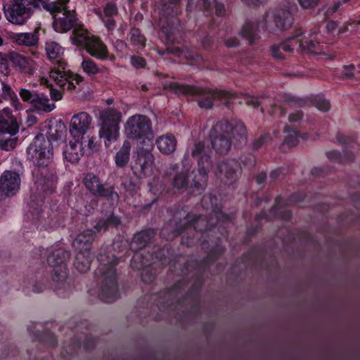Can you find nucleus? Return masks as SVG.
Here are the masks:
<instances>
[{
	"label": "nucleus",
	"instance_id": "nucleus-44",
	"mask_svg": "<svg viewBox=\"0 0 360 360\" xmlns=\"http://www.w3.org/2000/svg\"><path fill=\"white\" fill-rule=\"evenodd\" d=\"M41 81L43 84H46V86H50V95L52 100L58 101L62 99L63 92L60 90L53 89L52 84H49V79L41 78Z\"/></svg>",
	"mask_w": 360,
	"mask_h": 360
},
{
	"label": "nucleus",
	"instance_id": "nucleus-21",
	"mask_svg": "<svg viewBox=\"0 0 360 360\" xmlns=\"http://www.w3.org/2000/svg\"><path fill=\"white\" fill-rule=\"evenodd\" d=\"M240 169V164L236 160H226L221 162L217 166V174L224 177L227 180H233L237 176V172Z\"/></svg>",
	"mask_w": 360,
	"mask_h": 360
},
{
	"label": "nucleus",
	"instance_id": "nucleus-39",
	"mask_svg": "<svg viewBox=\"0 0 360 360\" xmlns=\"http://www.w3.org/2000/svg\"><path fill=\"white\" fill-rule=\"evenodd\" d=\"M13 52L8 53H0V72L4 76H8L11 69L9 65V61H11Z\"/></svg>",
	"mask_w": 360,
	"mask_h": 360
},
{
	"label": "nucleus",
	"instance_id": "nucleus-31",
	"mask_svg": "<svg viewBox=\"0 0 360 360\" xmlns=\"http://www.w3.org/2000/svg\"><path fill=\"white\" fill-rule=\"evenodd\" d=\"M240 35L252 44L259 39L257 34V24L252 22H246L241 28Z\"/></svg>",
	"mask_w": 360,
	"mask_h": 360
},
{
	"label": "nucleus",
	"instance_id": "nucleus-5",
	"mask_svg": "<svg viewBox=\"0 0 360 360\" xmlns=\"http://www.w3.org/2000/svg\"><path fill=\"white\" fill-rule=\"evenodd\" d=\"M101 127L99 136L108 145L112 141H116L119 136V124L122 120V114L117 110L108 108L100 112Z\"/></svg>",
	"mask_w": 360,
	"mask_h": 360
},
{
	"label": "nucleus",
	"instance_id": "nucleus-17",
	"mask_svg": "<svg viewBox=\"0 0 360 360\" xmlns=\"http://www.w3.org/2000/svg\"><path fill=\"white\" fill-rule=\"evenodd\" d=\"M196 174L193 171L192 172H177L173 177L172 180V186L177 190H186L189 186L192 188L193 187L196 191H201L204 189L205 182L204 183L202 188H197L194 186V181H198L200 179V177L196 179Z\"/></svg>",
	"mask_w": 360,
	"mask_h": 360
},
{
	"label": "nucleus",
	"instance_id": "nucleus-52",
	"mask_svg": "<svg viewBox=\"0 0 360 360\" xmlns=\"http://www.w3.org/2000/svg\"><path fill=\"white\" fill-rule=\"evenodd\" d=\"M122 185L128 191H133L136 187V184L133 181L132 178L130 176H125L122 179Z\"/></svg>",
	"mask_w": 360,
	"mask_h": 360
},
{
	"label": "nucleus",
	"instance_id": "nucleus-62",
	"mask_svg": "<svg viewBox=\"0 0 360 360\" xmlns=\"http://www.w3.org/2000/svg\"><path fill=\"white\" fill-rule=\"evenodd\" d=\"M215 12L217 15H222L225 13V8L223 4H216Z\"/></svg>",
	"mask_w": 360,
	"mask_h": 360
},
{
	"label": "nucleus",
	"instance_id": "nucleus-12",
	"mask_svg": "<svg viewBox=\"0 0 360 360\" xmlns=\"http://www.w3.org/2000/svg\"><path fill=\"white\" fill-rule=\"evenodd\" d=\"M32 174L39 190L50 193L55 191L58 182L55 168L50 165L40 169H34Z\"/></svg>",
	"mask_w": 360,
	"mask_h": 360
},
{
	"label": "nucleus",
	"instance_id": "nucleus-54",
	"mask_svg": "<svg viewBox=\"0 0 360 360\" xmlns=\"http://www.w3.org/2000/svg\"><path fill=\"white\" fill-rule=\"evenodd\" d=\"M320 0H298L300 6L304 8H311L318 5Z\"/></svg>",
	"mask_w": 360,
	"mask_h": 360
},
{
	"label": "nucleus",
	"instance_id": "nucleus-19",
	"mask_svg": "<svg viewBox=\"0 0 360 360\" xmlns=\"http://www.w3.org/2000/svg\"><path fill=\"white\" fill-rule=\"evenodd\" d=\"M295 46V37H292L284 42L272 45L271 53L275 59L284 60L292 53Z\"/></svg>",
	"mask_w": 360,
	"mask_h": 360
},
{
	"label": "nucleus",
	"instance_id": "nucleus-23",
	"mask_svg": "<svg viewBox=\"0 0 360 360\" xmlns=\"http://www.w3.org/2000/svg\"><path fill=\"white\" fill-rule=\"evenodd\" d=\"M155 143L162 153L168 155L176 150L177 141L174 135L167 134L158 137Z\"/></svg>",
	"mask_w": 360,
	"mask_h": 360
},
{
	"label": "nucleus",
	"instance_id": "nucleus-25",
	"mask_svg": "<svg viewBox=\"0 0 360 360\" xmlns=\"http://www.w3.org/2000/svg\"><path fill=\"white\" fill-rule=\"evenodd\" d=\"M76 139L75 141H70L64 150V155L67 160L70 162H77L80 158L84 155L82 146Z\"/></svg>",
	"mask_w": 360,
	"mask_h": 360
},
{
	"label": "nucleus",
	"instance_id": "nucleus-13",
	"mask_svg": "<svg viewBox=\"0 0 360 360\" xmlns=\"http://www.w3.org/2000/svg\"><path fill=\"white\" fill-rule=\"evenodd\" d=\"M194 96L197 97L198 105L201 108L210 109L213 107L215 99H227L231 96V94L224 90L210 89L197 86Z\"/></svg>",
	"mask_w": 360,
	"mask_h": 360
},
{
	"label": "nucleus",
	"instance_id": "nucleus-50",
	"mask_svg": "<svg viewBox=\"0 0 360 360\" xmlns=\"http://www.w3.org/2000/svg\"><path fill=\"white\" fill-rule=\"evenodd\" d=\"M314 105L320 110L327 111L330 108V103L326 99L319 98L314 102Z\"/></svg>",
	"mask_w": 360,
	"mask_h": 360
},
{
	"label": "nucleus",
	"instance_id": "nucleus-56",
	"mask_svg": "<svg viewBox=\"0 0 360 360\" xmlns=\"http://www.w3.org/2000/svg\"><path fill=\"white\" fill-rule=\"evenodd\" d=\"M102 20L108 30H111L115 28V20L113 19V17L102 18Z\"/></svg>",
	"mask_w": 360,
	"mask_h": 360
},
{
	"label": "nucleus",
	"instance_id": "nucleus-59",
	"mask_svg": "<svg viewBox=\"0 0 360 360\" xmlns=\"http://www.w3.org/2000/svg\"><path fill=\"white\" fill-rule=\"evenodd\" d=\"M265 139H266L265 136H261L259 138H258L257 140H255L252 143L253 148L255 150H258L259 148H260L261 146L263 145Z\"/></svg>",
	"mask_w": 360,
	"mask_h": 360
},
{
	"label": "nucleus",
	"instance_id": "nucleus-42",
	"mask_svg": "<svg viewBox=\"0 0 360 360\" xmlns=\"http://www.w3.org/2000/svg\"><path fill=\"white\" fill-rule=\"evenodd\" d=\"M231 136L232 139H243L246 137L247 130L245 124L242 122H238L234 127L231 126Z\"/></svg>",
	"mask_w": 360,
	"mask_h": 360
},
{
	"label": "nucleus",
	"instance_id": "nucleus-11",
	"mask_svg": "<svg viewBox=\"0 0 360 360\" xmlns=\"http://www.w3.org/2000/svg\"><path fill=\"white\" fill-rule=\"evenodd\" d=\"M191 156L198 161V173L200 176V180L195 181L193 179L194 186L197 188H202L206 181L207 174L212 167L210 158L207 154L205 144L202 142L195 143L191 150Z\"/></svg>",
	"mask_w": 360,
	"mask_h": 360
},
{
	"label": "nucleus",
	"instance_id": "nucleus-34",
	"mask_svg": "<svg viewBox=\"0 0 360 360\" xmlns=\"http://www.w3.org/2000/svg\"><path fill=\"white\" fill-rule=\"evenodd\" d=\"M131 143L125 141L115 155V163L117 167H123L127 165L129 160Z\"/></svg>",
	"mask_w": 360,
	"mask_h": 360
},
{
	"label": "nucleus",
	"instance_id": "nucleus-26",
	"mask_svg": "<svg viewBox=\"0 0 360 360\" xmlns=\"http://www.w3.org/2000/svg\"><path fill=\"white\" fill-rule=\"evenodd\" d=\"M302 32L301 30H297L295 37V46L299 45L300 49L302 51L313 53V54H319L321 53V49H320V45L319 42L313 40H303V39H297L296 38L301 36Z\"/></svg>",
	"mask_w": 360,
	"mask_h": 360
},
{
	"label": "nucleus",
	"instance_id": "nucleus-58",
	"mask_svg": "<svg viewBox=\"0 0 360 360\" xmlns=\"http://www.w3.org/2000/svg\"><path fill=\"white\" fill-rule=\"evenodd\" d=\"M302 117V113L301 112H296L289 115L288 120L290 122H296L300 120Z\"/></svg>",
	"mask_w": 360,
	"mask_h": 360
},
{
	"label": "nucleus",
	"instance_id": "nucleus-18",
	"mask_svg": "<svg viewBox=\"0 0 360 360\" xmlns=\"http://www.w3.org/2000/svg\"><path fill=\"white\" fill-rule=\"evenodd\" d=\"M19 126L15 117L8 108L0 111V134H8L11 136L18 133Z\"/></svg>",
	"mask_w": 360,
	"mask_h": 360
},
{
	"label": "nucleus",
	"instance_id": "nucleus-37",
	"mask_svg": "<svg viewBox=\"0 0 360 360\" xmlns=\"http://www.w3.org/2000/svg\"><path fill=\"white\" fill-rule=\"evenodd\" d=\"M131 44L137 50H142L146 46V39L138 28H131L128 34Z\"/></svg>",
	"mask_w": 360,
	"mask_h": 360
},
{
	"label": "nucleus",
	"instance_id": "nucleus-63",
	"mask_svg": "<svg viewBox=\"0 0 360 360\" xmlns=\"http://www.w3.org/2000/svg\"><path fill=\"white\" fill-rule=\"evenodd\" d=\"M336 27H337V23L335 21H333V20L328 21L326 25V29L328 30V31L329 32H333V31H335Z\"/></svg>",
	"mask_w": 360,
	"mask_h": 360
},
{
	"label": "nucleus",
	"instance_id": "nucleus-28",
	"mask_svg": "<svg viewBox=\"0 0 360 360\" xmlns=\"http://www.w3.org/2000/svg\"><path fill=\"white\" fill-rule=\"evenodd\" d=\"M196 86L172 82L165 86L177 96H194Z\"/></svg>",
	"mask_w": 360,
	"mask_h": 360
},
{
	"label": "nucleus",
	"instance_id": "nucleus-36",
	"mask_svg": "<svg viewBox=\"0 0 360 360\" xmlns=\"http://www.w3.org/2000/svg\"><path fill=\"white\" fill-rule=\"evenodd\" d=\"M91 39L89 33L79 25L72 32V39L75 44L86 47L89 39Z\"/></svg>",
	"mask_w": 360,
	"mask_h": 360
},
{
	"label": "nucleus",
	"instance_id": "nucleus-7",
	"mask_svg": "<svg viewBox=\"0 0 360 360\" xmlns=\"http://www.w3.org/2000/svg\"><path fill=\"white\" fill-rule=\"evenodd\" d=\"M124 130L130 139L143 141L153 134L151 121L143 115H135L128 118Z\"/></svg>",
	"mask_w": 360,
	"mask_h": 360
},
{
	"label": "nucleus",
	"instance_id": "nucleus-15",
	"mask_svg": "<svg viewBox=\"0 0 360 360\" xmlns=\"http://www.w3.org/2000/svg\"><path fill=\"white\" fill-rule=\"evenodd\" d=\"M91 122L92 118L86 112L75 115L70 123V133L75 139H79L90 128Z\"/></svg>",
	"mask_w": 360,
	"mask_h": 360
},
{
	"label": "nucleus",
	"instance_id": "nucleus-43",
	"mask_svg": "<svg viewBox=\"0 0 360 360\" xmlns=\"http://www.w3.org/2000/svg\"><path fill=\"white\" fill-rule=\"evenodd\" d=\"M81 66L83 70L88 75H96L100 72L97 65L89 58H84Z\"/></svg>",
	"mask_w": 360,
	"mask_h": 360
},
{
	"label": "nucleus",
	"instance_id": "nucleus-51",
	"mask_svg": "<svg viewBox=\"0 0 360 360\" xmlns=\"http://www.w3.org/2000/svg\"><path fill=\"white\" fill-rule=\"evenodd\" d=\"M84 155H90L97 150V146L95 142V139L91 138L89 139L88 145L86 148H83Z\"/></svg>",
	"mask_w": 360,
	"mask_h": 360
},
{
	"label": "nucleus",
	"instance_id": "nucleus-6",
	"mask_svg": "<svg viewBox=\"0 0 360 360\" xmlns=\"http://www.w3.org/2000/svg\"><path fill=\"white\" fill-rule=\"evenodd\" d=\"M231 124L226 120L217 122L211 129L210 136L212 148L217 153L225 155L232 146Z\"/></svg>",
	"mask_w": 360,
	"mask_h": 360
},
{
	"label": "nucleus",
	"instance_id": "nucleus-24",
	"mask_svg": "<svg viewBox=\"0 0 360 360\" xmlns=\"http://www.w3.org/2000/svg\"><path fill=\"white\" fill-rule=\"evenodd\" d=\"M94 240L92 230H86L79 234L73 242V246L77 250L90 251Z\"/></svg>",
	"mask_w": 360,
	"mask_h": 360
},
{
	"label": "nucleus",
	"instance_id": "nucleus-27",
	"mask_svg": "<svg viewBox=\"0 0 360 360\" xmlns=\"http://www.w3.org/2000/svg\"><path fill=\"white\" fill-rule=\"evenodd\" d=\"M74 265L75 268L81 273L86 272L92 261V256L90 251L77 250Z\"/></svg>",
	"mask_w": 360,
	"mask_h": 360
},
{
	"label": "nucleus",
	"instance_id": "nucleus-60",
	"mask_svg": "<svg viewBox=\"0 0 360 360\" xmlns=\"http://www.w3.org/2000/svg\"><path fill=\"white\" fill-rule=\"evenodd\" d=\"M142 280L146 283H150L153 281L155 276L153 274L148 275V271L145 270L141 274Z\"/></svg>",
	"mask_w": 360,
	"mask_h": 360
},
{
	"label": "nucleus",
	"instance_id": "nucleus-14",
	"mask_svg": "<svg viewBox=\"0 0 360 360\" xmlns=\"http://www.w3.org/2000/svg\"><path fill=\"white\" fill-rule=\"evenodd\" d=\"M20 175L13 171L4 172L0 178V200L15 195L20 188Z\"/></svg>",
	"mask_w": 360,
	"mask_h": 360
},
{
	"label": "nucleus",
	"instance_id": "nucleus-33",
	"mask_svg": "<svg viewBox=\"0 0 360 360\" xmlns=\"http://www.w3.org/2000/svg\"><path fill=\"white\" fill-rule=\"evenodd\" d=\"M13 39L19 45L33 46L38 43L37 32L33 33H18L14 34Z\"/></svg>",
	"mask_w": 360,
	"mask_h": 360
},
{
	"label": "nucleus",
	"instance_id": "nucleus-35",
	"mask_svg": "<svg viewBox=\"0 0 360 360\" xmlns=\"http://www.w3.org/2000/svg\"><path fill=\"white\" fill-rule=\"evenodd\" d=\"M36 110L49 112L52 111L56 105L53 103H50L49 99L43 94H37L33 102L31 104Z\"/></svg>",
	"mask_w": 360,
	"mask_h": 360
},
{
	"label": "nucleus",
	"instance_id": "nucleus-41",
	"mask_svg": "<svg viewBox=\"0 0 360 360\" xmlns=\"http://www.w3.org/2000/svg\"><path fill=\"white\" fill-rule=\"evenodd\" d=\"M153 231L149 230L147 231L137 233L134 237V243H137L141 248L144 247L148 243L150 238L153 236Z\"/></svg>",
	"mask_w": 360,
	"mask_h": 360
},
{
	"label": "nucleus",
	"instance_id": "nucleus-1",
	"mask_svg": "<svg viewBox=\"0 0 360 360\" xmlns=\"http://www.w3.org/2000/svg\"><path fill=\"white\" fill-rule=\"evenodd\" d=\"M61 136V132L50 127L47 135L38 134L27 148L28 160L35 167L40 169L51 165L53 152L52 141H57Z\"/></svg>",
	"mask_w": 360,
	"mask_h": 360
},
{
	"label": "nucleus",
	"instance_id": "nucleus-4",
	"mask_svg": "<svg viewBox=\"0 0 360 360\" xmlns=\"http://www.w3.org/2000/svg\"><path fill=\"white\" fill-rule=\"evenodd\" d=\"M60 3H49L46 9L53 14V26L56 31L65 32L71 29H75L79 24L75 11L68 10L66 4L68 0H59Z\"/></svg>",
	"mask_w": 360,
	"mask_h": 360
},
{
	"label": "nucleus",
	"instance_id": "nucleus-53",
	"mask_svg": "<svg viewBox=\"0 0 360 360\" xmlns=\"http://www.w3.org/2000/svg\"><path fill=\"white\" fill-rule=\"evenodd\" d=\"M131 63L136 68H143L146 64V62L143 58L136 56H133L131 57Z\"/></svg>",
	"mask_w": 360,
	"mask_h": 360
},
{
	"label": "nucleus",
	"instance_id": "nucleus-2",
	"mask_svg": "<svg viewBox=\"0 0 360 360\" xmlns=\"http://www.w3.org/2000/svg\"><path fill=\"white\" fill-rule=\"evenodd\" d=\"M98 259L100 265L96 274L103 278L99 296L104 302H112L117 297V274L114 266L118 263V259L109 254H101Z\"/></svg>",
	"mask_w": 360,
	"mask_h": 360
},
{
	"label": "nucleus",
	"instance_id": "nucleus-3",
	"mask_svg": "<svg viewBox=\"0 0 360 360\" xmlns=\"http://www.w3.org/2000/svg\"><path fill=\"white\" fill-rule=\"evenodd\" d=\"M48 0H12V4L4 6V10L7 20L17 25L24 24L30 18L32 7L37 8H48Z\"/></svg>",
	"mask_w": 360,
	"mask_h": 360
},
{
	"label": "nucleus",
	"instance_id": "nucleus-49",
	"mask_svg": "<svg viewBox=\"0 0 360 360\" xmlns=\"http://www.w3.org/2000/svg\"><path fill=\"white\" fill-rule=\"evenodd\" d=\"M201 216H197L195 214H188L185 218L186 222L184 223V228H181L177 229L176 231L178 233H180L184 229H186L188 225L193 224L197 220L201 219Z\"/></svg>",
	"mask_w": 360,
	"mask_h": 360
},
{
	"label": "nucleus",
	"instance_id": "nucleus-47",
	"mask_svg": "<svg viewBox=\"0 0 360 360\" xmlns=\"http://www.w3.org/2000/svg\"><path fill=\"white\" fill-rule=\"evenodd\" d=\"M17 138L1 139L0 140V148L6 151L11 150L15 148L17 145Z\"/></svg>",
	"mask_w": 360,
	"mask_h": 360
},
{
	"label": "nucleus",
	"instance_id": "nucleus-61",
	"mask_svg": "<svg viewBox=\"0 0 360 360\" xmlns=\"http://www.w3.org/2000/svg\"><path fill=\"white\" fill-rule=\"evenodd\" d=\"M212 42V41L211 38L209 37H204L201 41L203 48L205 49H207L210 47Z\"/></svg>",
	"mask_w": 360,
	"mask_h": 360
},
{
	"label": "nucleus",
	"instance_id": "nucleus-38",
	"mask_svg": "<svg viewBox=\"0 0 360 360\" xmlns=\"http://www.w3.org/2000/svg\"><path fill=\"white\" fill-rule=\"evenodd\" d=\"M119 224L120 219L113 215H110L106 219H100L94 226L95 231L93 232L94 233L96 232L98 233L102 231H105L110 226H117Z\"/></svg>",
	"mask_w": 360,
	"mask_h": 360
},
{
	"label": "nucleus",
	"instance_id": "nucleus-32",
	"mask_svg": "<svg viewBox=\"0 0 360 360\" xmlns=\"http://www.w3.org/2000/svg\"><path fill=\"white\" fill-rule=\"evenodd\" d=\"M46 52L50 60H56V62L53 63V65L52 67H57V63L60 59L64 60L61 57L63 53V49L58 44L54 41L46 42Z\"/></svg>",
	"mask_w": 360,
	"mask_h": 360
},
{
	"label": "nucleus",
	"instance_id": "nucleus-20",
	"mask_svg": "<svg viewBox=\"0 0 360 360\" xmlns=\"http://www.w3.org/2000/svg\"><path fill=\"white\" fill-rule=\"evenodd\" d=\"M11 62L24 74L32 75L35 70V62L30 57L13 52Z\"/></svg>",
	"mask_w": 360,
	"mask_h": 360
},
{
	"label": "nucleus",
	"instance_id": "nucleus-55",
	"mask_svg": "<svg viewBox=\"0 0 360 360\" xmlns=\"http://www.w3.org/2000/svg\"><path fill=\"white\" fill-rule=\"evenodd\" d=\"M245 102L248 105H251L255 108L260 105L259 98L254 96H247L245 98Z\"/></svg>",
	"mask_w": 360,
	"mask_h": 360
},
{
	"label": "nucleus",
	"instance_id": "nucleus-30",
	"mask_svg": "<svg viewBox=\"0 0 360 360\" xmlns=\"http://www.w3.org/2000/svg\"><path fill=\"white\" fill-rule=\"evenodd\" d=\"M70 258L69 252L63 249L54 250L47 258L49 264L53 268H56L62 264H66V262Z\"/></svg>",
	"mask_w": 360,
	"mask_h": 360
},
{
	"label": "nucleus",
	"instance_id": "nucleus-40",
	"mask_svg": "<svg viewBox=\"0 0 360 360\" xmlns=\"http://www.w3.org/2000/svg\"><path fill=\"white\" fill-rule=\"evenodd\" d=\"M68 276V269L66 264H62L53 268L52 278L55 282L63 283L65 281Z\"/></svg>",
	"mask_w": 360,
	"mask_h": 360
},
{
	"label": "nucleus",
	"instance_id": "nucleus-10",
	"mask_svg": "<svg viewBox=\"0 0 360 360\" xmlns=\"http://www.w3.org/2000/svg\"><path fill=\"white\" fill-rule=\"evenodd\" d=\"M83 184L86 189L96 198H106L116 200L119 198V195L112 186L103 183L98 176L92 173L85 175Z\"/></svg>",
	"mask_w": 360,
	"mask_h": 360
},
{
	"label": "nucleus",
	"instance_id": "nucleus-9",
	"mask_svg": "<svg viewBox=\"0 0 360 360\" xmlns=\"http://www.w3.org/2000/svg\"><path fill=\"white\" fill-rule=\"evenodd\" d=\"M293 23L292 13L286 9L276 8L266 13L264 18L266 30L271 33L289 29Z\"/></svg>",
	"mask_w": 360,
	"mask_h": 360
},
{
	"label": "nucleus",
	"instance_id": "nucleus-22",
	"mask_svg": "<svg viewBox=\"0 0 360 360\" xmlns=\"http://www.w3.org/2000/svg\"><path fill=\"white\" fill-rule=\"evenodd\" d=\"M85 49L91 56L96 58L103 60L107 58V47L98 37L91 36Z\"/></svg>",
	"mask_w": 360,
	"mask_h": 360
},
{
	"label": "nucleus",
	"instance_id": "nucleus-16",
	"mask_svg": "<svg viewBox=\"0 0 360 360\" xmlns=\"http://www.w3.org/2000/svg\"><path fill=\"white\" fill-rule=\"evenodd\" d=\"M136 165L143 176L152 175L155 169L154 155L148 150H139L137 154Z\"/></svg>",
	"mask_w": 360,
	"mask_h": 360
},
{
	"label": "nucleus",
	"instance_id": "nucleus-64",
	"mask_svg": "<svg viewBox=\"0 0 360 360\" xmlns=\"http://www.w3.org/2000/svg\"><path fill=\"white\" fill-rule=\"evenodd\" d=\"M290 103L295 106H303L305 104V101L303 99H292L289 101Z\"/></svg>",
	"mask_w": 360,
	"mask_h": 360
},
{
	"label": "nucleus",
	"instance_id": "nucleus-46",
	"mask_svg": "<svg viewBox=\"0 0 360 360\" xmlns=\"http://www.w3.org/2000/svg\"><path fill=\"white\" fill-rule=\"evenodd\" d=\"M297 143L298 136L297 132L295 131H290L283 141V147L288 146L289 148H292L296 146Z\"/></svg>",
	"mask_w": 360,
	"mask_h": 360
},
{
	"label": "nucleus",
	"instance_id": "nucleus-8",
	"mask_svg": "<svg viewBox=\"0 0 360 360\" xmlns=\"http://www.w3.org/2000/svg\"><path fill=\"white\" fill-rule=\"evenodd\" d=\"M58 66L51 67L49 72V79L63 89L72 90L82 81V77L67 70V63L60 59Z\"/></svg>",
	"mask_w": 360,
	"mask_h": 360
},
{
	"label": "nucleus",
	"instance_id": "nucleus-57",
	"mask_svg": "<svg viewBox=\"0 0 360 360\" xmlns=\"http://www.w3.org/2000/svg\"><path fill=\"white\" fill-rule=\"evenodd\" d=\"M224 43L227 47L231 48L237 46L239 44V41L236 37H231L226 39Z\"/></svg>",
	"mask_w": 360,
	"mask_h": 360
},
{
	"label": "nucleus",
	"instance_id": "nucleus-48",
	"mask_svg": "<svg viewBox=\"0 0 360 360\" xmlns=\"http://www.w3.org/2000/svg\"><path fill=\"white\" fill-rule=\"evenodd\" d=\"M104 16L103 18L114 17L117 14V8L115 4L108 3L103 9Z\"/></svg>",
	"mask_w": 360,
	"mask_h": 360
},
{
	"label": "nucleus",
	"instance_id": "nucleus-29",
	"mask_svg": "<svg viewBox=\"0 0 360 360\" xmlns=\"http://www.w3.org/2000/svg\"><path fill=\"white\" fill-rule=\"evenodd\" d=\"M1 91L3 98L9 100L11 105L15 108V110H20L22 109V104L19 101L17 94L8 84L4 82H1Z\"/></svg>",
	"mask_w": 360,
	"mask_h": 360
},
{
	"label": "nucleus",
	"instance_id": "nucleus-45",
	"mask_svg": "<svg viewBox=\"0 0 360 360\" xmlns=\"http://www.w3.org/2000/svg\"><path fill=\"white\" fill-rule=\"evenodd\" d=\"M37 93L32 91L29 89L21 88L19 90V95L24 102H27L32 104Z\"/></svg>",
	"mask_w": 360,
	"mask_h": 360
}]
</instances>
